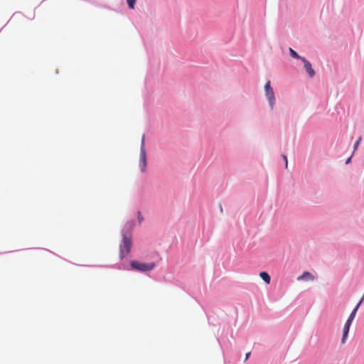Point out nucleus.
Returning <instances> with one entry per match:
<instances>
[{
	"instance_id": "f8f14e48",
	"label": "nucleus",
	"mask_w": 364,
	"mask_h": 364,
	"mask_svg": "<svg viewBox=\"0 0 364 364\" xmlns=\"http://www.w3.org/2000/svg\"><path fill=\"white\" fill-rule=\"evenodd\" d=\"M361 140H362V137L359 136L358 140L355 141V145H354V149L355 150L358 149V147Z\"/></svg>"
},
{
	"instance_id": "0eeeda50",
	"label": "nucleus",
	"mask_w": 364,
	"mask_h": 364,
	"mask_svg": "<svg viewBox=\"0 0 364 364\" xmlns=\"http://www.w3.org/2000/svg\"><path fill=\"white\" fill-rule=\"evenodd\" d=\"M363 299H361L360 301V302L357 304V306H355V308L353 310V311L350 313L348 320L346 321H348L350 323H352V321H353L355 316V314H356V312L362 302Z\"/></svg>"
},
{
	"instance_id": "7ed1b4c3",
	"label": "nucleus",
	"mask_w": 364,
	"mask_h": 364,
	"mask_svg": "<svg viewBox=\"0 0 364 364\" xmlns=\"http://www.w3.org/2000/svg\"><path fill=\"white\" fill-rule=\"evenodd\" d=\"M139 166L142 172L145 171L146 167V156L145 150L144 136H142L141 144L140 148Z\"/></svg>"
},
{
	"instance_id": "9b49d317",
	"label": "nucleus",
	"mask_w": 364,
	"mask_h": 364,
	"mask_svg": "<svg viewBox=\"0 0 364 364\" xmlns=\"http://www.w3.org/2000/svg\"><path fill=\"white\" fill-rule=\"evenodd\" d=\"M127 2L129 9H133L134 8L136 0H127Z\"/></svg>"
},
{
	"instance_id": "9d476101",
	"label": "nucleus",
	"mask_w": 364,
	"mask_h": 364,
	"mask_svg": "<svg viewBox=\"0 0 364 364\" xmlns=\"http://www.w3.org/2000/svg\"><path fill=\"white\" fill-rule=\"evenodd\" d=\"M289 52L291 55L296 59H300L301 60V58H304V57L300 56L295 50H294L292 48H289Z\"/></svg>"
},
{
	"instance_id": "423d86ee",
	"label": "nucleus",
	"mask_w": 364,
	"mask_h": 364,
	"mask_svg": "<svg viewBox=\"0 0 364 364\" xmlns=\"http://www.w3.org/2000/svg\"><path fill=\"white\" fill-rule=\"evenodd\" d=\"M351 323H352L346 321L345 325H344L343 330V336H342V338H341V343H346V340L347 338V336H348V332H349V329H350V326Z\"/></svg>"
},
{
	"instance_id": "f257e3e1",
	"label": "nucleus",
	"mask_w": 364,
	"mask_h": 364,
	"mask_svg": "<svg viewBox=\"0 0 364 364\" xmlns=\"http://www.w3.org/2000/svg\"><path fill=\"white\" fill-rule=\"evenodd\" d=\"M134 226V221L127 222L122 230V242L120 244V257L122 259L127 255L132 245L131 232Z\"/></svg>"
},
{
	"instance_id": "20e7f679",
	"label": "nucleus",
	"mask_w": 364,
	"mask_h": 364,
	"mask_svg": "<svg viewBox=\"0 0 364 364\" xmlns=\"http://www.w3.org/2000/svg\"><path fill=\"white\" fill-rule=\"evenodd\" d=\"M264 90H265V95L269 101V104L272 109L274 105L275 97H274V93L273 91L272 87H271L270 81H268L265 86H264Z\"/></svg>"
},
{
	"instance_id": "39448f33",
	"label": "nucleus",
	"mask_w": 364,
	"mask_h": 364,
	"mask_svg": "<svg viewBox=\"0 0 364 364\" xmlns=\"http://www.w3.org/2000/svg\"><path fill=\"white\" fill-rule=\"evenodd\" d=\"M301 61L304 63V66L308 73L310 77H313L315 75V72L312 68L311 63L307 60L305 58H301Z\"/></svg>"
},
{
	"instance_id": "6e6552de",
	"label": "nucleus",
	"mask_w": 364,
	"mask_h": 364,
	"mask_svg": "<svg viewBox=\"0 0 364 364\" xmlns=\"http://www.w3.org/2000/svg\"><path fill=\"white\" fill-rule=\"evenodd\" d=\"M298 279L304 280H314V277L309 272H304L301 276L298 277Z\"/></svg>"
},
{
	"instance_id": "4468645a",
	"label": "nucleus",
	"mask_w": 364,
	"mask_h": 364,
	"mask_svg": "<svg viewBox=\"0 0 364 364\" xmlns=\"http://www.w3.org/2000/svg\"><path fill=\"white\" fill-rule=\"evenodd\" d=\"M283 159H284V160L285 161V163H286V168H287V166H288L287 157L285 155H284L283 156Z\"/></svg>"
},
{
	"instance_id": "dca6fc26",
	"label": "nucleus",
	"mask_w": 364,
	"mask_h": 364,
	"mask_svg": "<svg viewBox=\"0 0 364 364\" xmlns=\"http://www.w3.org/2000/svg\"><path fill=\"white\" fill-rule=\"evenodd\" d=\"M350 159H351V157L348 158V159L346 160V164H349V163H350Z\"/></svg>"
},
{
	"instance_id": "ddd939ff",
	"label": "nucleus",
	"mask_w": 364,
	"mask_h": 364,
	"mask_svg": "<svg viewBox=\"0 0 364 364\" xmlns=\"http://www.w3.org/2000/svg\"><path fill=\"white\" fill-rule=\"evenodd\" d=\"M138 220H139V223H141L142 222V220H144V218L141 215L140 212H138Z\"/></svg>"
},
{
	"instance_id": "2eb2a0df",
	"label": "nucleus",
	"mask_w": 364,
	"mask_h": 364,
	"mask_svg": "<svg viewBox=\"0 0 364 364\" xmlns=\"http://www.w3.org/2000/svg\"><path fill=\"white\" fill-rule=\"evenodd\" d=\"M250 355V352H249V353H246L245 360H247V358H249Z\"/></svg>"
},
{
	"instance_id": "f03ea898",
	"label": "nucleus",
	"mask_w": 364,
	"mask_h": 364,
	"mask_svg": "<svg viewBox=\"0 0 364 364\" xmlns=\"http://www.w3.org/2000/svg\"><path fill=\"white\" fill-rule=\"evenodd\" d=\"M156 266L154 262L144 263L139 262L137 261H132L131 262V267L132 269L140 271V272H147L153 269Z\"/></svg>"
},
{
	"instance_id": "1a4fd4ad",
	"label": "nucleus",
	"mask_w": 364,
	"mask_h": 364,
	"mask_svg": "<svg viewBox=\"0 0 364 364\" xmlns=\"http://www.w3.org/2000/svg\"><path fill=\"white\" fill-rule=\"evenodd\" d=\"M260 277L267 283L269 284L270 282V276L266 272H262L259 274Z\"/></svg>"
}]
</instances>
